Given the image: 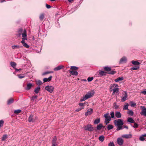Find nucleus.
<instances>
[{
  "label": "nucleus",
  "instance_id": "20",
  "mask_svg": "<svg viewBox=\"0 0 146 146\" xmlns=\"http://www.w3.org/2000/svg\"><path fill=\"white\" fill-rule=\"evenodd\" d=\"M123 80V77H120L114 80V81L116 82H118L120 81H121Z\"/></svg>",
  "mask_w": 146,
  "mask_h": 146
},
{
  "label": "nucleus",
  "instance_id": "41",
  "mask_svg": "<svg viewBox=\"0 0 146 146\" xmlns=\"http://www.w3.org/2000/svg\"><path fill=\"white\" fill-rule=\"evenodd\" d=\"M139 66H136L135 67H132L131 68V70H137L138 69H139Z\"/></svg>",
  "mask_w": 146,
  "mask_h": 146
},
{
  "label": "nucleus",
  "instance_id": "52",
  "mask_svg": "<svg viewBox=\"0 0 146 146\" xmlns=\"http://www.w3.org/2000/svg\"><path fill=\"white\" fill-rule=\"evenodd\" d=\"M134 123V125L133 126V127L134 128H137L138 126V125L135 122Z\"/></svg>",
  "mask_w": 146,
  "mask_h": 146
},
{
  "label": "nucleus",
  "instance_id": "9",
  "mask_svg": "<svg viewBox=\"0 0 146 146\" xmlns=\"http://www.w3.org/2000/svg\"><path fill=\"white\" fill-rule=\"evenodd\" d=\"M122 137L126 139L131 138L132 137V135L131 134H129L122 135Z\"/></svg>",
  "mask_w": 146,
  "mask_h": 146
},
{
  "label": "nucleus",
  "instance_id": "34",
  "mask_svg": "<svg viewBox=\"0 0 146 146\" xmlns=\"http://www.w3.org/2000/svg\"><path fill=\"white\" fill-rule=\"evenodd\" d=\"M7 138V135H4L2 137L1 141H5L6 139Z\"/></svg>",
  "mask_w": 146,
  "mask_h": 146
},
{
  "label": "nucleus",
  "instance_id": "57",
  "mask_svg": "<svg viewBox=\"0 0 146 146\" xmlns=\"http://www.w3.org/2000/svg\"><path fill=\"white\" fill-rule=\"evenodd\" d=\"M18 77L20 78H22L25 77L24 76L21 75H18Z\"/></svg>",
  "mask_w": 146,
  "mask_h": 146
},
{
  "label": "nucleus",
  "instance_id": "13",
  "mask_svg": "<svg viewBox=\"0 0 146 146\" xmlns=\"http://www.w3.org/2000/svg\"><path fill=\"white\" fill-rule=\"evenodd\" d=\"M69 72L72 75L77 76L78 74V73L77 71L73 70H70Z\"/></svg>",
  "mask_w": 146,
  "mask_h": 146
},
{
  "label": "nucleus",
  "instance_id": "46",
  "mask_svg": "<svg viewBox=\"0 0 146 146\" xmlns=\"http://www.w3.org/2000/svg\"><path fill=\"white\" fill-rule=\"evenodd\" d=\"M4 121L3 120H0V128L3 125Z\"/></svg>",
  "mask_w": 146,
  "mask_h": 146
},
{
  "label": "nucleus",
  "instance_id": "36",
  "mask_svg": "<svg viewBox=\"0 0 146 146\" xmlns=\"http://www.w3.org/2000/svg\"><path fill=\"white\" fill-rule=\"evenodd\" d=\"M70 69L72 70H76L78 69V68L74 66H71Z\"/></svg>",
  "mask_w": 146,
  "mask_h": 146
},
{
  "label": "nucleus",
  "instance_id": "49",
  "mask_svg": "<svg viewBox=\"0 0 146 146\" xmlns=\"http://www.w3.org/2000/svg\"><path fill=\"white\" fill-rule=\"evenodd\" d=\"M93 79V77H89L88 79L87 80L88 82H91Z\"/></svg>",
  "mask_w": 146,
  "mask_h": 146
},
{
  "label": "nucleus",
  "instance_id": "59",
  "mask_svg": "<svg viewBox=\"0 0 146 146\" xmlns=\"http://www.w3.org/2000/svg\"><path fill=\"white\" fill-rule=\"evenodd\" d=\"M115 73V72L114 71H111L109 73L111 74H113Z\"/></svg>",
  "mask_w": 146,
  "mask_h": 146
},
{
  "label": "nucleus",
  "instance_id": "18",
  "mask_svg": "<svg viewBox=\"0 0 146 146\" xmlns=\"http://www.w3.org/2000/svg\"><path fill=\"white\" fill-rule=\"evenodd\" d=\"M21 43L24 47L27 48H29V46L25 42V40H22L21 41Z\"/></svg>",
  "mask_w": 146,
  "mask_h": 146
},
{
  "label": "nucleus",
  "instance_id": "23",
  "mask_svg": "<svg viewBox=\"0 0 146 146\" xmlns=\"http://www.w3.org/2000/svg\"><path fill=\"white\" fill-rule=\"evenodd\" d=\"M127 121L128 122L131 123H135L134 120L131 117L128 118L127 119Z\"/></svg>",
  "mask_w": 146,
  "mask_h": 146
},
{
  "label": "nucleus",
  "instance_id": "27",
  "mask_svg": "<svg viewBox=\"0 0 146 146\" xmlns=\"http://www.w3.org/2000/svg\"><path fill=\"white\" fill-rule=\"evenodd\" d=\"M113 94H114L115 93H117L119 91V88H114L113 90Z\"/></svg>",
  "mask_w": 146,
  "mask_h": 146
},
{
  "label": "nucleus",
  "instance_id": "11",
  "mask_svg": "<svg viewBox=\"0 0 146 146\" xmlns=\"http://www.w3.org/2000/svg\"><path fill=\"white\" fill-rule=\"evenodd\" d=\"M125 94L124 97L122 98L121 101L122 102H123L125 101L127 99V94L126 92H125Z\"/></svg>",
  "mask_w": 146,
  "mask_h": 146
},
{
  "label": "nucleus",
  "instance_id": "2",
  "mask_svg": "<svg viewBox=\"0 0 146 146\" xmlns=\"http://www.w3.org/2000/svg\"><path fill=\"white\" fill-rule=\"evenodd\" d=\"M114 123L116 126L122 125L124 124L122 120L120 119L115 120L114 121Z\"/></svg>",
  "mask_w": 146,
  "mask_h": 146
},
{
  "label": "nucleus",
  "instance_id": "8",
  "mask_svg": "<svg viewBox=\"0 0 146 146\" xmlns=\"http://www.w3.org/2000/svg\"><path fill=\"white\" fill-rule=\"evenodd\" d=\"M117 142L119 145H121L123 144V141L121 138L119 137L117 139Z\"/></svg>",
  "mask_w": 146,
  "mask_h": 146
},
{
  "label": "nucleus",
  "instance_id": "47",
  "mask_svg": "<svg viewBox=\"0 0 146 146\" xmlns=\"http://www.w3.org/2000/svg\"><path fill=\"white\" fill-rule=\"evenodd\" d=\"M111 117V118H113L114 117V113L113 111H111L110 113Z\"/></svg>",
  "mask_w": 146,
  "mask_h": 146
},
{
  "label": "nucleus",
  "instance_id": "48",
  "mask_svg": "<svg viewBox=\"0 0 146 146\" xmlns=\"http://www.w3.org/2000/svg\"><path fill=\"white\" fill-rule=\"evenodd\" d=\"M117 127L116 129V130L117 131H119V130L122 129V125H119V126H117Z\"/></svg>",
  "mask_w": 146,
  "mask_h": 146
},
{
  "label": "nucleus",
  "instance_id": "44",
  "mask_svg": "<svg viewBox=\"0 0 146 146\" xmlns=\"http://www.w3.org/2000/svg\"><path fill=\"white\" fill-rule=\"evenodd\" d=\"M21 111V110L18 109L16 110H15L14 111V113L15 114H18L20 113Z\"/></svg>",
  "mask_w": 146,
  "mask_h": 146
},
{
  "label": "nucleus",
  "instance_id": "1",
  "mask_svg": "<svg viewBox=\"0 0 146 146\" xmlns=\"http://www.w3.org/2000/svg\"><path fill=\"white\" fill-rule=\"evenodd\" d=\"M94 92L93 91L88 92L85 96H83L80 99V101L82 102L84 101L87 99L91 98L94 95Z\"/></svg>",
  "mask_w": 146,
  "mask_h": 146
},
{
  "label": "nucleus",
  "instance_id": "40",
  "mask_svg": "<svg viewBox=\"0 0 146 146\" xmlns=\"http://www.w3.org/2000/svg\"><path fill=\"white\" fill-rule=\"evenodd\" d=\"M109 113L108 112H107L104 115V117L105 118H108L109 117H110V116H109Z\"/></svg>",
  "mask_w": 146,
  "mask_h": 146
},
{
  "label": "nucleus",
  "instance_id": "42",
  "mask_svg": "<svg viewBox=\"0 0 146 146\" xmlns=\"http://www.w3.org/2000/svg\"><path fill=\"white\" fill-rule=\"evenodd\" d=\"M130 103L131 104V106L132 107H135L136 106V104L133 102V101H131Z\"/></svg>",
  "mask_w": 146,
  "mask_h": 146
},
{
  "label": "nucleus",
  "instance_id": "24",
  "mask_svg": "<svg viewBox=\"0 0 146 146\" xmlns=\"http://www.w3.org/2000/svg\"><path fill=\"white\" fill-rule=\"evenodd\" d=\"M10 64L11 66L13 68H15L16 66V64L15 62H11L10 63Z\"/></svg>",
  "mask_w": 146,
  "mask_h": 146
},
{
  "label": "nucleus",
  "instance_id": "61",
  "mask_svg": "<svg viewBox=\"0 0 146 146\" xmlns=\"http://www.w3.org/2000/svg\"><path fill=\"white\" fill-rule=\"evenodd\" d=\"M113 87H118V86L117 84H113Z\"/></svg>",
  "mask_w": 146,
  "mask_h": 146
},
{
  "label": "nucleus",
  "instance_id": "32",
  "mask_svg": "<svg viewBox=\"0 0 146 146\" xmlns=\"http://www.w3.org/2000/svg\"><path fill=\"white\" fill-rule=\"evenodd\" d=\"M104 69L105 70L109 72L111 70V69L110 67H109L108 66H106L104 67Z\"/></svg>",
  "mask_w": 146,
  "mask_h": 146
},
{
  "label": "nucleus",
  "instance_id": "3",
  "mask_svg": "<svg viewBox=\"0 0 146 146\" xmlns=\"http://www.w3.org/2000/svg\"><path fill=\"white\" fill-rule=\"evenodd\" d=\"M85 130L89 131H92L94 130V128L91 125H88L85 127Z\"/></svg>",
  "mask_w": 146,
  "mask_h": 146
},
{
  "label": "nucleus",
  "instance_id": "64",
  "mask_svg": "<svg viewBox=\"0 0 146 146\" xmlns=\"http://www.w3.org/2000/svg\"><path fill=\"white\" fill-rule=\"evenodd\" d=\"M15 70H16V71H18L19 70H18V69H16V68H15Z\"/></svg>",
  "mask_w": 146,
  "mask_h": 146
},
{
  "label": "nucleus",
  "instance_id": "6",
  "mask_svg": "<svg viewBox=\"0 0 146 146\" xmlns=\"http://www.w3.org/2000/svg\"><path fill=\"white\" fill-rule=\"evenodd\" d=\"M22 37V40L27 39V36L26 31L25 29L24 30L23 32L21 35Z\"/></svg>",
  "mask_w": 146,
  "mask_h": 146
},
{
  "label": "nucleus",
  "instance_id": "5",
  "mask_svg": "<svg viewBox=\"0 0 146 146\" xmlns=\"http://www.w3.org/2000/svg\"><path fill=\"white\" fill-rule=\"evenodd\" d=\"M141 111L140 112V114L142 115L146 116V108L145 106H141Z\"/></svg>",
  "mask_w": 146,
  "mask_h": 146
},
{
  "label": "nucleus",
  "instance_id": "55",
  "mask_svg": "<svg viewBox=\"0 0 146 146\" xmlns=\"http://www.w3.org/2000/svg\"><path fill=\"white\" fill-rule=\"evenodd\" d=\"M85 104L86 103H79V105L80 106H84Z\"/></svg>",
  "mask_w": 146,
  "mask_h": 146
},
{
  "label": "nucleus",
  "instance_id": "37",
  "mask_svg": "<svg viewBox=\"0 0 146 146\" xmlns=\"http://www.w3.org/2000/svg\"><path fill=\"white\" fill-rule=\"evenodd\" d=\"M105 72L103 71H100L99 72V75L103 76L105 75Z\"/></svg>",
  "mask_w": 146,
  "mask_h": 146
},
{
  "label": "nucleus",
  "instance_id": "38",
  "mask_svg": "<svg viewBox=\"0 0 146 146\" xmlns=\"http://www.w3.org/2000/svg\"><path fill=\"white\" fill-rule=\"evenodd\" d=\"M129 106V105L127 103L125 105L123 108V110H128V107Z\"/></svg>",
  "mask_w": 146,
  "mask_h": 146
},
{
  "label": "nucleus",
  "instance_id": "58",
  "mask_svg": "<svg viewBox=\"0 0 146 146\" xmlns=\"http://www.w3.org/2000/svg\"><path fill=\"white\" fill-rule=\"evenodd\" d=\"M46 7L48 9H50L51 8V6L47 4H46Z\"/></svg>",
  "mask_w": 146,
  "mask_h": 146
},
{
  "label": "nucleus",
  "instance_id": "28",
  "mask_svg": "<svg viewBox=\"0 0 146 146\" xmlns=\"http://www.w3.org/2000/svg\"><path fill=\"white\" fill-rule=\"evenodd\" d=\"M100 118L96 119L95 120L94 122V124H96L99 123L100 122Z\"/></svg>",
  "mask_w": 146,
  "mask_h": 146
},
{
  "label": "nucleus",
  "instance_id": "50",
  "mask_svg": "<svg viewBox=\"0 0 146 146\" xmlns=\"http://www.w3.org/2000/svg\"><path fill=\"white\" fill-rule=\"evenodd\" d=\"M108 146H115L113 142H110L108 144Z\"/></svg>",
  "mask_w": 146,
  "mask_h": 146
},
{
  "label": "nucleus",
  "instance_id": "51",
  "mask_svg": "<svg viewBox=\"0 0 146 146\" xmlns=\"http://www.w3.org/2000/svg\"><path fill=\"white\" fill-rule=\"evenodd\" d=\"M139 139L142 141H143L145 140V139L144 138V137L143 135H142L139 138Z\"/></svg>",
  "mask_w": 146,
  "mask_h": 146
},
{
  "label": "nucleus",
  "instance_id": "12",
  "mask_svg": "<svg viewBox=\"0 0 146 146\" xmlns=\"http://www.w3.org/2000/svg\"><path fill=\"white\" fill-rule=\"evenodd\" d=\"M64 66H58L57 67L55 68L54 69V70L55 71H58L59 70H60V69L63 68Z\"/></svg>",
  "mask_w": 146,
  "mask_h": 146
},
{
  "label": "nucleus",
  "instance_id": "10",
  "mask_svg": "<svg viewBox=\"0 0 146 146\" xmlns=\"http://www.w3.org/2000/svg\"><path fill=\"white\" fill-rule=\"evenodd\" d=\"M93 112V109H89L87 110V112L85 113V115L87 116L91 115Z\"/></svg>",
  "mask_w": 146,
  "mask_h": 146
},
{
  "label": "nucleus",
  "instance_id": "39",
  "mask_svg": "<svg viewBox=\"0 0 146 146\" xmlns=\"http://www.w3.org/2000/svg\"><path fill=\"white\" fill-rule=\"evenodd\" d=\"M113 128V126L111 125H109L107 126L108 129L110 130Z\"/></svg>",
  "mask_w": 146,
  "mask_h": 146
},
{
  "label": "nucleus",
  "instance_id": "30",
  "mask_svg": "<svg viewBox=\"0 0 146 146\" xmlns=\"http://www.w3.org/2000/svg\"><path fill=\"white\" fill-rule=\"evenodd\" d=\"M28 121L29 122H33L34 121L33 119V116L30 115L29 117Z\"/></svg>",
  "mask_w": 146,
  "mask_h": 146
},
{
  "label": "nucleus",
  "instance_id": "14",
  "mask_svg": "<svg viewBox=\"0 0 146 146\" xmlns=\"http://www.w3.org/2000/svg\"><path fill=\"white\" fill-rule=\"evenodd\" d=\"M127 61V58L125 57H123L120 60L119 63H125Z\"/></svg>",
  "mask_w": 146,
  "mask_h": 146
},
{
  "label": "nucleus",
  "instance_id": "54",
  "mask_svg": "<svg viewBox=\"0 0 146 146\" xmlns=\"http://www.w3.org/2000/svg\"><path fill=\"white\" fill-rule=\"evenodd\" d=\"M83 108H78L77 109H76L75 110V111L76 112H78Z\"/></svg>",
  "mask_w": 146,
  "mask_h": 146
},
{
  "label": "nucleus",
  "instance_id": "45",
  "mask_svg": "<svg viewBox=\"0 0 146 146\" xmlns=\"http://www.w3.org/2000/svg\"><path fill=\"white\" fill-rule=\"evenodd\" d=\"M128 114H129L130 115L132 116L133 114V112L132 110H130L127 112Z\"/></svg>",
  "mask_w": 146,
  "mask_h": 146
},
{
  "label": "nucleus",
  "instance_id": "62",
  "mask_svg": "<svg viewBox=\"0 0 146 146\" xmlns=\"http://www.w3.org/2000/svg\"><path fill=\"white\" fill-rule=\"evenodd\" d=\"M114 108L115 109H117L118 108V106L116 104H115V105H114Z\"/></svg>",
  "mask_w": 146,
  "mask_h": 146
},
{
  "label": "nucleus",
  "instance_id": "17",
  "mask_svg": "<svg viewBox=\"0 0 146 146\" xmlns=\"http://www.w3.org/2000/svg\"><path fill=\"white\" fill-rule=\"evenodd\" d=\"M23 30L22 29H20L19 30L17 31V35L18 36H20L21 35L22 33L23 32Z\"/></svg>",
  "mask_w": 146,
  "mask_h": 146
},
{
  "label": "nucleus",
  "instance_id": "25",
  "mask_svg": "<svg viewBox=\"0 0 146 146\" xmlns=\"http://www.w3.org/2000/svg\"><path fill=\"white\" fill-rule=\"evenodd\" d=\"M45 14L44 13H41L40 15L39 19L41 21L43 20L44 18Z\"/></svg>",
  "mask_w": 146,
  "mask_h": 146
},
{
  "label": "nucleus",
  "instance_id": "29",
  "mask_svg": "<svg viewBox=\"0 0 146 146\" xmlns=\"http://www.w3.org/2000/svg\"><path fill=\"white\" fill-rule=\"evenodd\" d=\"M104 137L103 135H101L99 137V139L100 141L102 142L104 141Z\"/></svg>",
  "mask_w": 146,
  "mask_h": 146
},
{
  "label": "nucleus",
  "instance_id": "31",
  "mask_svg": "<svg viewBox=\"0 0 146 146\" xmlns=\"http://www.w3.org/2000/svg\"><path fill=\"white\" fill-rule=\"evenodd\" d=\"M132 63L134 65H139L140 63L137 61L133 60L131 61Z\"/></svg>",
  "mask_w": 146,
  "mask_h": 146
},
{
  "label": "nucleus",
  "instance_id": "63",
  "mask_svg": "<svg viewBox=\"0 0 146 146\" xmlns=\"http://www.w3.org/2000/svg\"><path fill=\"white\" fill-rule=\"evenodd\" d=\"M144 137H146V134H143V135Z\"/></svg>",
  "mask_w": 146,
  "mask_h": 146
},
{
  "label": "nucleus",
  "instance_id": "22",
  "mask_svg": "<svg viewBox=\"0 0 146 146\" xmlns=\"http://www.w3.org/2000/svg\"><path fill=\"white\" fill-rule=\"evenodd\" d=\"M103 127V126L102 124L100 123L96 127L97 129L98 130H100Z\"/></svg>",
  "mask_w": 146,
  "mask_h": 146
},
{
  "label": "nucleus",
  "instance_id": "19",
  "mask_svg": "<svg viewBox=\"0 0 146 146\" xmlns=\"http://www.w3.org/2000/svg\"><path fill=\"white\" fill-rule=\"evenodd\" d=\"M111 120V117H109L108 118H105V124L107 125L109 123V121Z\"/></svg>",
  "mask_w": 146,
  "mask_h": 146
},
{
  "label": "nucleus",
  "instance_id": "7",
  "mask_svg": "<svg viewBox=\"0 0 146 146\" xmlns=\"http://www.w3.org/2000/svg\"><path fill=\"white\" fill-rule=\"evenodd\" d=\"M57 138L56 136H54L52 139V146H56L57 145L56 142Z\"/></svg>",
  "mask_w": 146,
  "mask_h": 146
},
{
  "label": "nucleus",
  "instance_id": "4",
  "mask_svg": "<svg viewBox=\"0 0 146 146\" xmlns=\"http://www.w3.org/2000/svg\"><path fill=\"white\" fill-rule=\"evenodd\" d=\"M45 89L50 93H52L54 90V88L52 86H47L45 87Z\"/></svg>",
  "mask_w": 146,
  "mask_h": 146
},
{
  "label": "nucleus",
  "instance_id": "26",
  "mask_svg": "<svg viewBox=\"0 0 146 146\" xmlns=\"http://www.w3.org/2000/svg\"><path fill=\"white\" fill-rule=\"evenodd\" d=\"M32 84L31 83H29L27 84L26 89L27 90H29L30 89L32 86Z\"/></svg>",
  "mask_w": 146,
  "mask_h": 146
},
{
  "label": "nucleus",
  "instance_id": "21",
  "mask_svg": "<svg viewBox=\"0 0 146 146\" xmlns=\"http://www.w3.org/2000/svg\"><path fill=\"white\" fill-rule=\"evenodd\" d=\"M40 86H38L35 89L34 92L36 94L38 93L40 90Z\"/></svg>",
  "mask_w": 146,
  "mask_h": 146
},
{
  "label": "nucleus",
  "instance_id": "56",
  "mask_svg": "<svg viewBox=\"0 0 146 146\" xmlns=\"http://www.w3.org/2000/svg\"><path fill=\"white\" fill-rule=\"evenodd\" d=\"M53 73L52 72H46L43 73V75L46 74H48Z\"/></svg>",
  "mask_w": 146,
  "mask_h": 146
},
{
  "label": "nucleus",
  "instance_id": "43",
  "mask_svg": "<svg viewBox=\"0 0 146 146\" xmlns=\"http://www.w3.org/2000/svg\"><path fill=\"white\" fill-rule=\"evenodd\" d=\"M20 46L19 45H13L12 46V48L13 49L19 48Z\"/></svg>",
  "mask_w": 146,
  "mask_h": 146
},
{
  "label": "nucleus",
  "instance_id": "33",
  "mask_svg": "<svg viewBox=\"0 0 146 146\" xmlns=\"http://www.w3.org/2000/svg\"><path fill=\"white\" fill-rule=\"evenodd\" d=\"M13 102V100L12 98H11L8 100L7 101V104L8 105L11 104Z\"/></svg>",
  "mask_w": 146,
  "mask_h": 146
},
{
  "label": "nucleus",
  "instance_id": "53",
  "mask_svg": "<svg viewBox=\"0 0 146 146\" xmlns=\"http://www.w3.org/2000/svg\"><path fill=\"white\" fill-rule=\"evenodd\" d=\"M37 97L36 96H34L32 98L31 100H34L35 99H36Z\"/></svg>",
  "mask_w": 146,
  "mask_h": 146
},
{
  "label": "nucleus",
  "instance_id": "60",
  "mask_svg": "<svg viewBox=\"0 0 146 146\" xmlns=\"http://www.w3.org/2000/svg\"><path fill=\"white\" fill-rule=\"evenodd\" d=\"M141 93L144 95H146V91H141Z\"/></svg>",
  "mask_w": 146,
  "mask_h": 146
},
{
  "label": "nucleus",
  "instance_id": "16",
  "mask_svg": "<svg viewBox=\"0 0 146 146\" xmlns=\"http://www.w3.org/2000/svg\"><path fill=\"white\" fill-rule=\"evenodd\" d=\"M52 78V76H50L48 78H45L43 79V81L44 82H46L50 81Z\"/></svg>",
  "mask_w": 146,
  "mask_h": 146
},
{
  "label": "nucleus",
  "instance_id": "35",
  "mask_svg": "<svg viewBox=\"0 0 146 146\" xmlns=\"http://www.w3.org/2000/svg\"><path fill=\"white\" fill-rule=\"evenodd\" d=\"M36 84L38 86H40L41 85L42 83V81L40 80H38L36 81Z\"/></svg>",
  "mask_w": 146,
  "mask_h": 146
},
{
  "label": "nucleus",
  "instance_id": "15",
  "mask_svg": "<svg viewBox=\"0 0 146 146\" xmlns=\"http://www.w3.org/2000/svg\"><path fill=\"white\" fill-rule=\"evenodd\" d=\"M115 116L117 118H120L121 117V114L120 112L119 111H116L115 112Z\"/></svg>",
  "mask_w": 146,
  "mask_h": 146
}]
</instances>
